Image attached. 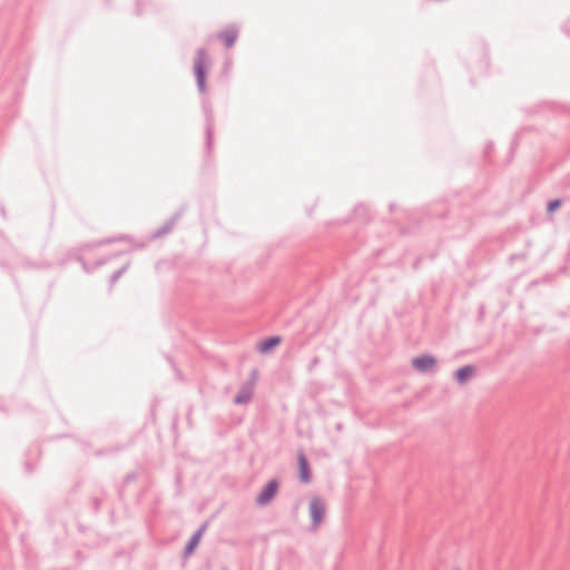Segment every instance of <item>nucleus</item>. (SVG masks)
I'll use <instances>...</instances> for the list:
<instances>
[{
  "label": "nucleus",
  "instance_id": "obj_1",
  "mask_svg": "<svg viewBox=\"0 0 570 570\" xmlns=\"http://www.w3.org/2000/svg\"><path fill=\"white\" fill-rule=\"evenodd\" d=\"M212 66V60L205 48H198L194 59V75L196 78L197 89L200 94L206 92V75Z\"/></svg>",
  "mask_w": 570,
  "mask_h": 570
},
{
  "label": "nucleus",
  "instance_id": "obj_2",
  "mask_svg": "<svg viewBox=\"0 0 570 570\" xmlns=\"http://www.w3.org/2000/svg\"><path fill=\"white\" fill-rule=\"evenodd\" d=\"M202 106L206 120V146L210 149L214 139V112L207 99L203 100Z\"/></svg>",
  "mask_w": 570,
  "mask_h": 570
},
{
  "label": "nucleus",
  "instance_id": "obj_3",
  "mask_svg": "<svg viewBox=\"0 0 570 570\" xmlns=\"http://www.w3.org/2000/svg\"><path fill=\"white\" fill-rule=\"evenodd\" d=\"M325 511H326L325 504L320 498L315 497V498L311 499L309 513H311L313 529H316L320 525V523L323 521Z\"/></svg>",
  "mask_w": 570,
  "mask_h": 570
},
{
  "label": "nucleus",
  "instance_id": "obj_4",
  "mask_svg": "<svg viewBox=\"0 0 570 570\" xmlns=\"http://www.w3.org/2000/svg\"><path fill=\"white\" fill-rule=\"evenodd\" d=\"M255 380H256V371H253L252 380L246 382L244 385H242L238 393L234 397L235 404H238V405L247 404L252 400L253 393H254Z\"/></svg>",
  "mask_w": 570,
  "mask_h": 570
},
{
  "label": "nucleus",
  "instance_id": "obj_5",
  "mask_svg": "<svg viewBox=\"0 0 570 570\" xmlns=\"http://www.w3.org/2000/svg\"><path fill=\"white\" fill-rule=\"evenodd\" d=\"M278 482L273 479L263 488L261 493L256 498V503L259 505H266L275 497L278 490Z\"/></svg>",
  "mask_w": 570,
  "mask_h": 570
},
{
  "label": "nucleus",
  "instance_id": "obj_6",
  "mask_svg": "<svg viewBox=\"0 0 570 570\" xmlns=\"http://www.w3.org/2000/svg\"><path fill=\"white\" fill-rule=\"evenodd\" d=\"M436 364V358L431 355H423L419 357H414L412 360V365L414 368L421 373H428L431 368Z\"/></svg>",
  "mask_w": 570,
  "mask_h": 570
},
{
  "label": "nucleus",
  "instance_id": "obj_7",
  "mask_svg": "<svg viewBox=\"0 0 570 570\" xmlns=\"http://www.w3.org/2000/svg\"><path fill=\"white\" fill-rule=\"evenodd\" d=\"M239 30L235 26H229L226 29L218 32L217 38L224 42L226 48H232L238 37Z\"/></svg>",
  "mask_w": 570,
  "mask_h": 570
},
{
  "label": "nucleus",
  "instance_id": "obj_8",
  "mask_svg": "<svg viewBox=\"0 0 570 570\" xmlns=\"http://www.w3.org/2000/svg\"><path fill=\"white\" fill-rule=\"evenodd\" d=\"M180 217V214H175L173 217H170L168 220H166L159 228H157L154 233H151L150 235V239H158V238H161L163 236L169 234L175 224L177 223V220L179 219Z\"/></svg>",
  "mask_w": 570,
  "mask_h": 570
},
{
  "label": "nucleus",
  "instance_id": "obj_9",
  "mask_svg": "<svg viewBox=\"0 0 570 570\" xmlns=\"http://www.w3.org/2000/svg\"><path fill=\"white\" fill-rule=\"evenodd\" d=\"M298 468H299V478L302 482L308 483L311 481V470L308 465V461L304 453L298 454Z\"/></svg>",
  "mask_w": 570,
  "mask_h": 570
},
{
  "label": "nucleus",
  "instance_id": "obj_10",
  "mask_svg": "<svg viewBox=\"0 0 570 570\" xmlns=\"http://www.w3.org/2000/svg\"><path fill=\"white\" fill-rule=\"evenodd\" d=\"M207 528V523H204L189 539L188 543L185 547V554H190L195 548L198 546L205 530Z\"/></svg>",
  "mask_w": 570,
  "mask_h": 570
},
{
  "label": "nucleus",
  "instance_id": "obj_11",
  "mask_svg": "<svg viewBox=\"0 0 570 570\" xmlns=\"http://www.w3.org/2000/svg\"><path fill=\"white\" fill-rule=\"evenodd\" d=\"M474 372H475V367L473 365H465V366L460 367L454 373V377L459 384L463 385L471 379V376L473 375Z\"/></svg>",
  "mask_w": 570,
  "mask_h": 570
},
{
  "label": "nucleus",
  "instance_id": "obj_12",
  "mask_svg": "<svg viewBox=\"0 0 570 570\" xmlns=\"http://www.w3.org/2000/svg\"><path fill=\"white\" fill-rule=\"evenodd\" d=\"M279 343H281L279 336H271V337L266 338L265 341H263L262 343H259L258 351L261 353H267L272 348L277 346Z\"/></svg>",
  "mask_w": 570,
  "mask_h": 570
},
{
  "label": "nucleus",
  "instance_id": "obj_13",
  "mask_svg": "<svg viewBox=\"0 0 570 570\" xmlns=\"http://www.w3.org/2000/svg\"><path fill=\"white\" fill-rule=\"evenodd\" d=\"M561 205V200L560 199H553L551 202L548 203V212L552 213L554 212L557 208H559Z\"/></svg>",
  "mask_w": 570,
  "mask_h": 570
}]
</instances>
